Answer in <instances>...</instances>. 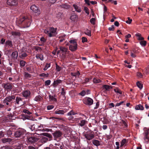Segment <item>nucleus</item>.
<instances>
[{
	"mask_svg": "<svg viewBox=\"0 0 149 149\" xmlns=\"http://www.w3.org/2000/svg\"><path fill=\"white\" fill-rule=\"evenodd\" d=\"M22 101V98L18 96L16 98L14 95L11 94L6 97L3 101V103L8 106H10L13 103H14L15 104H19V102Z\"/></svg>",
	"mask_w": 149,
	"mask_h": 149,
	"instance_id": "1",
	"label": "nucleus"
},
{
	"mask_svg": "<svg viewBox=\"0 0 149 149\" xmlns=\"http://www.w3.org/2000/svg\"><path fill=\"white\" fill-rule=\"evenodd\" d=\"M31 21V17H24L19 19V23L22 24L23 28H27L30 26Z\"/></svg>",
	"mask_w": 149,
	"mask_h": 149,
	"instance_id": "2",
	"label": "nucleus"
},
{
	"mask_svg": "<svg viewBox=\"0 0 149 149\" xmlns=\"http://www.w3.org/2000/svg\"><path fill=\"white\" fill-rule=\"evenodd\" d=\"M57 28H54L53 27H50L49 29H45L44 33L48 35L49 37L55 36L57 34L56 32Z\"/></svg>",
	"mask_w": 149,
	"mask_h": 149,
	"instance_id": "3",
	"label": "nucleus"
},
{
	"mask_svg": "<svg viewBox=\"0 0 149 149\" xmlns=\"http://www.w3.org/2000/svg\"><path fill=\"white\" fill-rule=\"evenodd\" d=\"M83 135L85 138L88 141H90L95 137V134L94 132L91 130H89L87 132L83 133Z\"/></svg>",
	"mask_w": 149,
	"mask_h": 149,
	"instance_id": "4",
	"label": "nucleus"
},
{
	"mask_svg": "<svg viewBox=\"0 0 149 149\" xmlns=\"http://www.w3.org/2000/svg\"><path fill=\"white\" fill-rule=\"evenodd\" d=\"M70 44H68L69 45V49L72 52H74L77 50V42H76V40H70L69 41Z\"/></svg>",
	"mask_w": 149,
	"mask_h": 149,
	"instance_id": "5",
	"label": "nucleus"
},
{
	"mask_svg": "<svg viewBox=\"0 0 149 149\" xmlns=\"http://www.w3.org/2000/svg\"><path fill=\"white\" fill-rule=\"evenodd\" d=\"M41 134L44 136H42L40 139V141L42 143H45L47 141H50V139L52 137V135L50 134L47 133H43Z\"/></svg>",
	"mask_w": 149,
	"mask_h": 149,
	"instance_id": "6",
	"label": "nucleus"
},
{
	"mask_svg": "<svg viewBox=\"0 0 149 149\" xmlns=\"http://www.w3.org/2000/svg\"><path fill=\"white\" fill-rule=\"evenodd\" d=\"M25 131L23 129H20L15 132L14 135L16 138H20L23 137L24 135L25 134Z\"/></svg>",
	"mask_w": 149,
	"mask_h": 149,
	"instance_id": "7",
	"label": "nucleus"
},
{
	"mask_svg": "<svg viewBox=\"0 0 149 149\" xmlns=\"http://www.w3.org/2000/svg\"><path fill=\"white\" fill-rule=\"evenodd\" d=\"M2 86L4 88V90L7 91L6 94L8 92H9L12 90L13 88L12 84L9 83H3L2 84Z\"/></svg>",
	"mask_w": 149,
	"mask_h": 149,
	"instance_id": "8",
	"label": "nucleus"
},
{
	"mask_svg": "<svg viewBox=\"0 0 149 149\" xmlns=\"http://www.w3.org/2000/svg\"><path fill=\"white\" fill-rule=\"evenodd\" d=\"M59 49L60 50H58L57 52L58 55L60 53H62L63 55H65L68 50L67 48L63 46H60Z\"/></svg>",
	"mask_w": 149,
	"mask_h": 149,
	"instance_id": "9",
	"label": "nucleus"
},
{
	"mask_svg": "<svg viewBox=\"0 0 149 149\" xmlns=\"http://www.w3.org/2000/svg\"><path fill=\"white\" fill-rule=\"evenodd\" d=\"M78 125L79 126L83 127L87 124L88 122L85 120H83L81 118H77Z\"/></svg>",
	"mask_w": 149,
	"mask_h": 149,
	"instance_id": "10",
	"label": "nucleus"
},
{
	"mask_svg": "<svg viewBox=\"0 0 149 149\" xmlns=\"http://www.w3.org/2000/svg\"><path fill=\"white\" fill-rule=\"evenodd\" d=\"M39 139L37 136H35L34 135L33 136L28 138L26 141L29 143H32L37 142Z\"/></svg>",
	"mask_w": 149,
	"mask_h": 149,
	"instance_id": "11",
	"label": "nucleus"
},
{
	"mask_svg": "<svg viewBox=\"0 0 149 149\" xmlns=\"http://www.w3.org/2000/svg\"><path fill=\"white\" fill-rule=\"evenodd\" d=\"M83 102L85 104L91 106L93 104V100L91 98L87 97L85 98Z\"/></svg>",
	"mask_w": 149,
	"mask_h": 149,
	"instance_id": "12",
	"label": "nucleus"
},
{
	"mask_svg": "<svg viewBox=\"0 0 149 149\" xmlns=\"http://www.w3.org/2000/svg\"><path fill=\"white\" fill-rule=\"evenodd\" d=\"M22 93L23 97L26 99H29L31 97V93L29 90H24L22 92Z\"/></svg>",
	"mask_w": 149,
	"mask_h": 149,
	"instance_id": "13",
	"label": "nucleus"
},
{
	"mask_svg": "<svg viewBox=\"0 0 149 149\" xmlns=\"http://www.w3.org/2000/svg\"><path fill=\"white\" fill-rule=\"evenodd\" d=\"M6 3L8 5L10 6H16L18 4L17 0H8Z\"/></svg>",
	"mask_w": 149,
	"mask_h": 149,
	"instance_id": "14",
	"label": "nucleus"
},
{
	"mask_svg": "<svg viewBox=\"0 0 149 149\" xmlns=\"http://www.w3.org/2000/svg\"><path fill=\"white\" fill-rule=\"evenodd\" d=\"M30 8L34 13H37L38 15L40 14V10L38 9V7L35 5H32L31 6Z\"/></svg>",
	"mask_w": 149,
	"mask_h": 149,
	"instance_id": "15",
	"label": "nucleus"
},
{
	"mask_svg": "<svg viewBox=\"0 0 149 149\" xmlns=\"http://www.w3.org/2000/svg\"><path fill=\"white\" fill-rule=\"evenodd\" d=\"M53 136L55 140L58 138L60 137L62 135V132L60 131H56L53 134Z\"/></svg>",
	"mask_w": 149,
	"mask_h": 149,
	"instance_id": "16",
	"label": "nucleus"
},
{
	"mask_svg": "<svg viewBox=\"0 0 149 149\" xmlns=\"http://www.w3.org/2000/svg\"><path fill=\"white\" fill-rule=\"evenodd\" d=\"M149 133V129L145 131L143 133L144 136V139L145 142H147L149 140V137L148 136V135Z\"/></svg>",
	"mask_w": 149,
	"mask_h": 149,
	"instance_id": "17",
	"label": "nucleus"
},
{
	"mask_svg": "<svg viewBox=\"0 0 149 149\" xmlns=\"http://www.w3.org/2000/svg\"><path fill=\"white\" fill-rule=\"evenodd\" d=\"M66 112V111L65 110H62L57 109L54 111V113L59 115H63Z\"/></svg>",
	"mask_w": 149,
	"mask_h": 149,
	"instance_id": "18",
	"label": "nucleus"
},
{
	"mask_svg": "<svg viewBox=\"0 0 149 149\" xmlns=\"http://www.w3.org/2000/svg\"><path fill=\"white\" fill-rule=\"evenodd\" d=\"M73 6L74 8L75 11L78 13H80L81 11V8L77 5L74 4L73 5Z\"/></svg>",
	"mask_w": 149,
	"mask_h": 149,
	"instance_id": "19",
	"label": "nucleus"
},
{
	"mask_svg": "<svg viewBox=\"0 0 149 149\" xmlns=\"http://www.w3.org/2000/svg\"><path fill=\"white\" fill-rule=\"evenodd\" d=\"M61 82L62 81L60 79H57L56 80H54L53 83V86L54 87H56L57 86V85L61 83Z\"/></svg>",
	"mask_w": 149,
	"mask_h": 149,
	"instance_id": "20",
	"label": "nucleus"
},
{
	"mask_svg": "<svg viewBox=\"0 0 149 149\" xmlns=\"http://www.w3.org/2000/svg\"><path fill=\"white\" fill-rule=\"evenodd\" d=\"M92 142L94 145L96 146H98L100 145V142L97 140L93 139L92 141Z\"/></svg>",
	"mask_w": 149,
	"mask_h": 149,
	"instance_id": "21",
	"label": "nucleus"
},
{
	"mask_svg": "<svg viewBox=\"0 0 149 149\" xmlns=\"http://www.w3.org/2000/svg\"><path fill=\"white\" fill-rule=\"evenodd\" d=\"M12 56L13 60L16 59L18 56V52L17 51L13 52L12 54Z\"/></svg>",
	"mask_w": 149,
	"mask_h": 149,
	"instance_id": "22",
	"label": "nucleus"
},
{
	"mask_svg": "<svg viewBox=\"0 0 149 149\" xmlns=\"http://www.w3.org/2000/svg\"><path fill=\"white\" fill-rule=\"evenodd\" d=\"M56 96L54 95V96L51 95H49V98L50 101H52L54 102H56L57 99L55 98Z\"/></svg>",
	"mask_w": 149,
	"mask_h": 149,
	"instance_id": "23",
	"label": "nucleus"
},
{
	"mask_svg": "<svg viewBox=\"0 0 149 149\" xmlns=\"http://www.w3.org/2000/svg\"><path fill=\"white\" fill-rule=\"evenodd\" d=\"M5 45L8 46L9 47H13V44L12 41L9 40L6 41L5 42Z\"/></svg>",
	"mask_w": 149,
	"mask_h": 149,
	"instance_id": "24",
	"label": "nucleus"
},
{
	"mask_svg": "<svg viewBox=\"0 0 149 149\" xmlns=\"http://www.w3.org/2000/svg\"><path fill=\"white\" fill-rule=\"evenodd\" d=\"M12 35L14 36H20V33L19 32L12 31L11 32Z\"/></svg>",
	"mask_w": 149,
	"mask_h": 149,
	"instance_id": "25",
	"label": "nucleus"
},
{
	"mask_svg": "<svg viewBox=\"0 0 149 149\" xmlns=\"http://www.w3.org/2000/svg\"><path fill=\"white\" fill-rule=\"evenodd\" d=\"M36 57L37 59H40L41 61H43L44 59L43 56L42 54H36Z\"/></svg>",
	"mask_w": 149,
	"mask_h": 149,
	"instance_id": "26",
	"label": "nucleus"
},
{
	"mask_svg": "<svg viewBox=\"0 0 149 149\" xmlns=\"http://www.w3.org/2000/svg\"><path fill=\"white\" fill-rule=\"evenodd\" d=\"M135 109L136 110H143L144 107L143 106L139 104V105H137L136 106Z\"/></svg>",
	"mask_w": 149,
	"mask_h": 149,
	"instance_id": "27",
	"label": "nucleus"
},
{
	"mask_svg": "<svg viewBox=\"0 0 149 149\" xmlns=\"http://www.w3.org/2000/svg\"><path fill=\"white\" fill-rule=\"evenodd\" d=\"M42 99V97L40 95L36 96L34 99L35 101L38 102L40 101L41 99Z\"/></svg>",
	"mask_w": 149,
	"mask_h": 149,
	"instance_id": "28",
	"label": "nucleus"
},
{
	"mask_svg": "<svg viewBox=\"0 0 149 149\" xmlns=\"http://www.w3.org/2000/svg\"><path fill=\"white\" fill-rule=\"evenodd\" d=\"M135 35L138 38V39L139 40H142L144 39L143 37H141V35L140 33H136Z\"/></svg>",
	"mask_w": 149,
	"mask_h": 149,
	"instance_id": "29",
	"label": "nucleus"
},
{
	"mask_svg": "<svg viewBox=\"0 0 149 149\" xmlns=\"http://www.w3.org/2000/svg\"><path fill=\"white\" fill-rule=\"evenodd\" d=\"M27 56V54L23 52L20 53V55H19V57L22 59L26 57Z\"/></svg>",
	"mask_w": 149,
	"mask_h": 149,
	"instance_id": "30",
	"label": "nucleus"
},
{
	"mask_svg": "<svg viewBox=\"0 0 149 149\" xmlns=\"http://www.w3.org/2000/svg\"><path fill=\"white\" fill-rule=\"evenodd\" d=\"M60 7L61 8H64L65 9H68L70 7V6L69 5L65 4L60 5Z\"/></svg>",
	"mask_w": 149,
	"mask_h": 149,
	"instance_id": "31",
	"label": "nucleus"
},
{
	"mask_svg": "<svg viewBox=\"0 0 149 149\" xmlns=\"http://www.w3.org/2000/svg\"><path fill=\"white\" fill-rule=\"evenodd\" d=\"M127 143V141L126 139H124L122 140L120 143V148H121Z\"/></svg>",
	"mask_w": 149,
	"mask_h": 149,
	"instance_id": "32",
	"label": "nucleus"
},
{
	"mask_svg": "<svg viewBox=\"0 0 149 149\" xmlns=\"http://www.w3.org/2000/svg\"><path fill=\"white\" fill-rule=\"evenodd\" d=\"M103 88L105 89L104 91L105 92H106V91H109V89H110V86L107 85H103Z\"/></svg>",
	"mask_w": 149,
	"mask_h": 149,
	"instance_id": "33",
	"label": "nucleus"
},
{
	"mask_svg": "<svg viewBox=\"0 0 149 149\" xmlns=\"http://www.w3.org/2000/svg\"><path fill=\"white\" fill-rule=\"evenodd\" d=\"M29 127L32 131L36 130V128H35L34 124H31L30 125H29Z\"/></svg>",
	"mask_w": 149,
	"mask_h": 149,
	"instance_id": "34",
	"label": "nucleus"
},
{
	"mask_svg": "<svg viewBox=\"0 0 149 149\" xmlns=\"http://www.w3.org/2000/svg\"><path fill=\"white\" fill-rule=\"evenodd\" d=\"M76 114H77V113L74 111L73 110H72L69 112L68 113L67 115L68 116H69L72 115H75Z\"/></svg>",
	"mask_w": 149,
	"mask_h": 149,
	"instance_id": "35",
	"label": "nucleus"
},
{
	"mask_svg": "<svg viewBox=\"0 0 149 149\" xmlns=\"http://www.w3.org/2000/svg\"><path fill=\"white\" fill-rule=\"evenodd\" d=\"M26 62L23 60H20L19 61V64L21 67H24L25 65Z\"/></svg>",
	"mask_w": 149,
	"mask_h": 149,
	"instance_id": "36",
	"label": "nucleus"
},
{
	"mask_svg": "<svg viewBox=\"0 0 149 149\" xmlns=\"http://www.w3.org/2000/svg\"><path fill=\"white\" fill-rule=\"evenodd\" d=\"M12 140L10 138L4 139L2 140V141L3 143H6V142H9L11 141Z\"/></svg>",
	"mask_w": 149,
	"mask_h": 149,
	"instance_id": "37",
	"label": "nucleus"
},
{
	"mask_svg": "<svg viewBox=\"0 0 149 149\" xmlns=\"http://www.w3.org/2000/svg\"><path fill=\"white\" fill-rule=\"evenodd\" d=\"M49 74L48 73L45 74V73H41L39 75V76L41 77H48L49 76Z\"/></svg>",
	"mask_w": 149,
	"mask_h": 149,
	"instance_id": "38",
	"label": "nucleus"
},
{
	"mask_svg": "<svg viewBox=\"0 0 149 149\" xmlns=\"http://www.w3.org/2000/svg\"><path fill=\"white\" fill-rule=\"evenodd\" d=\"M91 79V78H86L85 79L84 81L82 82V84H86L90 81V80Z\"/></svg>",
	"mask_w": 149,
	"mask_h": 149,
	"instance_id": "39",
	"label": "nucleus"
},
{
	"mask_svg": "<svg viewBox=\"0 0 149 149\" xmlns=\"http://www.w3.org/2000/svg\"><path fill=\"white\" fill-rule=\"evenodd\" d=\"M24 76L26 78H30L31 77V75L26 72H24Z\"/></svg>",
	"mask_w": 149,
	"mask_h": 149,
	"instance_id": "40",
	"label": "nucleus"
},
{
	"mask_svg": "<svg viewBox=\"0 0 149 149\" xmlns=\"http://www.w3.org/2000/svg\"><path fill=\"white\" fill-rule=\"evenodd\" d=\"M95 20L96 19L95 18H92L90 20V22L92 24L94 25L95 24Z\"/></svg>",
	"mask_w": 149,
	"mask_h": 149,
	"instance_id": "41",
	"label": "nucleus"
},
{
	"mask_svg": "<svg viewBox=\"0 0 149 149\" xmlns=\"http://www.w3.org/2000/svg\"><path fill=\"white\" fill-rule=\"evenodd\" d=\"M136 85L141 89L143 88V84H141L139 81H138L136 83Z\"/></svg>",
	"mask_w": 149,
	"mask_h": 149,
	"instance_id": "42",
	"label": "nucleus"
},
{
	"mask_svg": "<svg viewBox=\"0 0 149 149\" xmlns=\"http://www.w3.org/2000/svg\"><path fill=\"white\" fill-rule=\"evenodd\" d=\"M101 81L100 79L95 78H94L93 79V82L95 83H97L100 82Z\"/></svg>",
	"mask_w": 149,
	"mask_h": 149,
	"instance_id": "43",
	"label": "nucleus"
},
{
	"mask_svg": "<svg viewBox=\"0 0 149 149\" xmlns=\"http://www.w3.org/2000/svg\"><path fill=\"white\" fill-rule=\"evenodd\" d=\"M50 63H46L45 68L43 69V70L45 71L48 68L50 67Z\"/></svg>",
	"mask_w": 149,
	"mask_h": 149,
	"instance_id": "44",
	"label": "nucleus"
},
{
	"mask_svg": "<svg viewBox=\"0 0 149 149\" xmlns=\"http://www.w3.org/2000/svg\"><path fill=\"white\" fill-rule=\"evenodd\" d=\"M147 42L146 41H141L140 42V44L143 46H145L146 45Z\"/></svg>",
	"mask_w": 149,
	"mask_h": 149,
	"instance_id": "45",
	"label": "nucleus"
},
{
	"mask_svg": "<svg viewBox=\"0 0 149 149\" xmlns=\"http://www.w3.org/2000/svg\"><path fill=\"white\" fill-rule=\"evenodd\" d=\"M114 91H115V92L118 93L120 94H122L121 91L118 88L114 89Z\"/></svg>",
	"mask_w": 149,
	"mask_h": 149,
	"instance_id": "46",
	"label": "nucleus"
},
{
	"mask_svg": "<svg viewBox=\"0 0 149 149\" xmlns=\"http://www.w3.org/2000/svg\"><path fill=\"white\" fill-rule=\"evenodd\" d=\"M65 91L64 89V88H62L61 89V94L64 96V97L65 98Z\"/></svg>",
	"mask_w": 149,
	"mask_h": 149,
	"instance_id": "47",
	"label": "nucleus"
},
{
	"mask_svg": "<svg viewBox=\"0 0 149 149\" xmlns=\"http://www.w3.org/2000/svg\"><path fill=\"white\" fill-rule=\"evenodd\" d=\"M51 82V80H49L46 81L45 82V86H47L49 85L50 84Z\"/></svg>",
	"mask_w": 149,
	"mask_h": 149,
	"instance_id": "48",
	"label": "nucleus"
},
{
	"mask_svg": "<svg viewBox=\"0 0 149 149\" xmlns=\"http://www.w3.org/2000/svg\"><path fill=\"white\" fill-rule=\"evenodd\" d=\"M56 69L57 71L59 72L61 70V67L59 66L57 64H56Z\"/></svg>",
	"mask_w": 149,
	"mask_h": 149,
	"instance_id": "49",
	"label": "nucleus"
},
{
	"mask_svg": "<svg viewBox=\"0 0 149 149\" xmlns=\"http://www.w3.org/2000/svg\"><path fill=\"white\" fill-rule=\"evenodd\" d=\"M128 20H127L125 21V22L128 24H130L132 22V19H130V18L129 17H127Z\"/></svg>",
	"mask_w": 149,
	"mask_h": 149,
	"instance_id": "50",
	"label": "nucleus"
},
{
	"mask_svg": "<svg viewBox=\"0 0 149 149\" xmlns=\"http://www.w3.org/2000/svg\"><path fill=\"white\" fill-rule=\"evenodd\" d=\"M23 112L29 115H30L31 113L27 109L23 110Z\"/></svg>",
	"mask_w": 149,
	"mask_h": 149,
	"instance_id": "51",
	"label": "nucleus"
},
{
	"mask_svg": "<svg viewBox=\"0 0 149 149\" xmlns=\"http://www.w3.org/2000/svg\"><path fill=\"white\" fill-rule=\"evenodd\" d=\"M84 10L88 15L89 14V9L86 6L84 7Z\"/></svg>",
	"mask_w": 149,
	"mask_h": 149,
	"instance_id": "52",
	"label": "nucleus"
},
{
	"mask_svg": "<svg viewBox=\"0 0 149 149\" xmlns=\"http://www.w3.org/2000/svg\"><path fill=\"white\" fill-rule=\"evenodd\" d=\"M86 94V92L84 90H83L79 93V95L83 96L85 95Z\"/></svg>",
	"mask_w": 149,
	"mask_h": 149,
	"instance_id": "53",
	"label": "nucleus"
},
{
	"mask_svg": "<svg viewBox=\"0 0 149 149\" xmlns=\"http://www.w3.org/2000/svg\"><path fill=\"white\" fill-rule=\"evenodd\" d=\"M54 106L52 105H48L47 107V109L48 110H50L54 108Z\"/></svg>",
	"mask_w": 149,
	"mask_h": 149,
	"instance_id": "54",
	"label": "nucleus"
},
{
	"mask_svg": "<svg viewBox=\"0 0 149 149\" xmlns=\"http://www.w3.org/2000/svg\"><path fill=\"white\" fill-rule=\"evenodd\" d=\"M40 40L42 43H44L46 41V39H45L44 37H42L40 39Z\"/></svg>",
	"mask_w": 149,
	"mask_h": 149,
	"instance_id": "55",
	"label": "nucleus"
},
{
	"mask_svg": "<svg viewBox=\"0 0 149 149\" xmlns=\"http://www.w3.org/2000/svg\"><path fill=\"white\" fill-rule=\"evenodd\" d=\"M82 149H92V148L88 145L87 146L83 147Z\"/></svg>",
	"mask_w": 149,
	"mask_h": 149,
	"instance_id": "56",
	"label": "nucleus"
},
{
	"mask_svg": "<svg viewBox=\"0 0 149 149\" xmlns=\"http://www.w3.org/2000/svg\"><path fill=\"white\" fill-rule=\"evenodd\" d=\"M35 50L36 51H38L39 50L40 51H41L42 50V49L40 47H35L34 48Z\"/></svg>",
	"mask_w": 149,
	"mask_h": 149,
	"instance_id": "57",
	"label": "nucleus"
},
{
	"mask_svg": "<svg viewBox=\"0 0 149 149\" xmlns=\"http://www.w3.org/2000/svg\"><path fill=\"white\" fill-rule=\"evenodd\" d=\"M109 30L111 31H113L114 30V26L113 25L111 26V27H109L108 28Z\"/></svg>",
	"mask_w": 149,
	"mask_h": 149,
	"instance_id": "58",
	"label": "nucleus"
},
{
	"mask_svg": "<svg viewBox=\"0 0 149 149\" xmlns=\"http://www.w3.org/2000/svg\"><path fill=\"white\" fill-rule=\"evenodd\" d=\"M76 18V16L71 15L70 17V19L72 21H74Z\"/></svg>",
	"mask_w": 149,
	"mask_h": 149,
	"instance_id": "59",
	"label": "nucleus"
},
{
	"mask_svg": "<svg viewBox=\"0 0 149 149\" xmlns=\"http://www.w3.org/2000/svg\"><path fill=\"white\" fill-rule=\"evenodd\" d=\"M81 39L82 42L83 43L86 42L87 41V38L84 37H82Z\"/></svg>",
	"mask_w": 149,
	"mask_h": 149,
	"instance_id": "60",
	"label": "nucleus"
},
{
	"mask_svg": "<svg viewBox=\"0 0 149 149\" xmlns=\"http://www.w3.org/2000/svg\"><path fill=\"white\" fill-rule=\"evenodd\" d=\"M124 102V101H122V102H120L119 103H117L115 106H119L120 105H121Z\"/></svg>",
	"mask_w": 149,
	"mask_h": 149,
	"instance_id": "61",
	"label": "nucleus"
},
{
	"mask_svg": "<svg viewBox=\"0 0 149 149\" xmlns=\"http://www.w3.org/2000/svg\"><path fill=\"white\" fill-rule=\"evenodd\" d=\"M121 121H122V122L123 124L125 126V127H128V125L126 123L125 121L123 120H121Z\"/></svg>",
	"mask_w": 149,
	"mask_h": 149,
	"instance_id": "62",
	"label": "nucleus"
},
{
	"mask_svg": "<svg viewBox=\"0 0 149 149\" xmlns=\"http://www.w3.org/2000/svg\"><path fill=\"white\" fill-rule=\"evenodd\" d=\"M26 70L29 73H31V72L32 70L31 69V67H28L26 68Z\"/></svg>",
	"mask_w": 149,
	"mask_h": 149,
	"instance_id": "63",
	"label": "nucleus"
},
{
	"mask_svg": "<svg viewBox=\"0 0 149 149\" xmlns=\"http://www.w3.org/2000/svg\"><path fill=\"white\" fill-rule=\"evenodd\" d=\"M131 56L133 58H135L136 56L135 54L133 53L132 52H131Z\"/></svg>",
	"mask_w": 149,
	"mask_h": 149,
	"instance_id": "64",
	"label": "nucleus"
}]
</instances>
